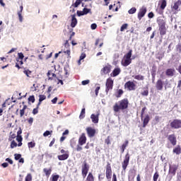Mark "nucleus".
I'll list each match as a JSON object with an SVG mask.
<instances>
[{
    "label": "nucleus",
    "mask_w": 181,
    "mask_h": 181,
    "mask_svg": "<svg viewBox=\"0 0 181 181\" xmlns=\"http://www.w3.org/2000/svg\"><path fill=\"white\" fill-rule=\"evenodd\" d=\"M129 105V100H128V98H124L114 105L113 110L115 112H119V111H125V110H128Z\"/></svg>",
    "instance_id": "nucleus-1"
},
{
    "label": "nucleus",
    "mask_w": 181,
    "mask_h": 181,
    "mask_svg": "<svg viewBox=\"0 0 181 181\" xmlns=\"http://www.w3.org/2000/svg\"><path fill=\"white\" fill-rule=\"evenodd\" d=\"M157 23L158 25V30L160 36H165V35H166V32H168L166 21L163 20V18H158Z\"/></svg>",
    "instance_id": "nucleus-2"
},
{
    "label": "nucleus",
    "mask_w": 181,
    "mask_h": 181,
    "mask_svg": "<svg viewBox=\"0 0 181 181\" xmlns=\"http://www.w3.org/2000/svg\"><path fill=\"white\" fill-rule=\"evenodd\" d=\"M132 49H130L126 54L124 56V60L122 61V66L124 67H127L131 63H132Z\"/></svg>",
    "instance_id": "nucleus-3"
},
{
    "label": "nucleus",
    "mask_w": 181,
    "mask_h": 181,
    "mask_svg": "<svg viewBox=\"0 0 181 181\" xmlns=\"http://www.w3.org/2000/svg\"><path fill=\"white\" fill-rule=\"evenodd\" d=\"M88 170H90V165H88V163H87L86 160H84L82 165V176L83 179H86L87 174L88 173Z\"/></svg>",
    "instance_id": "nucleus-4"
},
{
    "label": "nucleus",
    "mask_w": 181,
    "mask_h": 181,
    "mask_svg": "<svg viewBox=\"0 0 181 181\" xmlns=\"http://www.w3.org/2000/svg\"><path fill=\"white\" fill-rule=\"evenodd\" d=\"M105 93L108 94V92L111 91L114 87V81L111 78H108L106 80V83H105Z\"/></svg>",
    "instance_id": "nucleus-5"
},
{
    "label": "nucleus",
    "mask_w": 181,
    "mask_h": 181,
    "mask_svg": "<svg viewBox=\"0 0 181 181\" xmlns=\"http://www.w3.org/2000/svg\"><path fill=\"white\" fill-rule=\"evenodd\" d=\"M131 156H129V153H127V154L124 156V160L122 163V168L123 170H127V168H128V165H129V159Z\"/></svg>",
    "instance_id": "nucleus-6"
},
{
    "label": "nucleus",
    "mask_w": 181,
    "mask_h": 181,
    "mask_svg": "<svg viewBox=\"0 0 181 181\" xmlns=\"http://www.w3.org/2000/svg\"><path fill=\"white\" fill-rule=\"evenodd\" d=\"M170 125L173 129H179L181 128V120L179 119H175L170 122Z\"/></svg>",
    "instance_id": "nucleus-7"
},
{
    "label": "nucleus",
    "mask_w": 181,
    "mask_h": 181,
    "mask_svg": "<svg viewBox=\"0 0 181 181\" xmlns=\"http://www.w3.org/2000/svg\"><path fill=\"white\" fill-rule=\"evenodd\" d=\"M178 169V166L176 165H170L168 173L170 175V180H172V177L176 175V172Z\"/></svg>",
    "instance_id": "nucleus-8"
},
{
    "label": "nucleus",
    "mask_w": 181,
    "mask_h": 181,
    "mask_svg": "<svg viewBox=\"0 0 181 181\" xmlns=\"http://www.w3.org/2000/svg\"><path fill=\"white\" fill-rule=\"evenodd\" d=\"M105 175L107 180L111 179L112 177V169L111 168V163H107Z\"/></svg>",
    "instance_id": "nucleus-9"
},
{
    "label": "nucleus",
    "mask_w": 181,
    "mask_h": 181,
    "mask_svg": "<svg viewBox=\"0 0 181 181\" xmlns=\"http://www.w3.org/2000/svg\"><path fill=\"white\" fill-rule=\"evenodd\" d=\"M135 87H136V85L135 83L128 81L125 84H124V88H127L129 91H134L135 90Z\"/></svg>",
    "instance_id": "nucleus-10"
},
{
    "label": "nucleus",
    "mask_w": 181,
    "mask_h": 181,
    "mask_svg": "<svg viewBox=\"0 0 181 181\" xmlns=\"http://www.w3.org/2000/svg\"><path fill=\"white\" fill-rule=\"evenodd\" d=\"M147 9H146V7L145 6H143L140 9H139V11L138 13V15H137V18L139 19V21H141L144 16H145V15L146 14V12H147Z\"/></svg>",
    "instance_id": "nucleus-11"
},
{
    "label": "nucleus",
    "mask_w": 181,
    "mask_h": 181,
    "mask_svg": "<svg viewBox=\"0 0 181 181\" xmlns=\"http://www.w3.org/2000/svg\"><path fill=\"white\" fill-rule=\"evenodd\" d=\"M168 141H169L173 146H176V144H177V139H176V135L175 134L168 135Z\"/></svg>",
    "instance_id": "nucleus-12"
},
{
    "label": "nucleus",
    "mask_w": 181,
    "mask_h": 181,
    "mask_svg": "<svg viewBox=\"0 0 181 181\" xmlns=\"http://www.w3.org/2000/svg\"><path fill=\"white\" fill-rule=\"evenodd\" d=\"M88 138H93L95 136V129L88 127L86 129Z\"/></svg>",
    "instance_id": "nucleus-13"
},
{
    "label": "nucleus",
    "mask_w": 181,
    "mask_h": 181,
    "mask_svg": "<svg viewBox=\"0 0 181 181\" xmlns=\"http://www.w3.org/2000/svg\"><path fill=\"white\" fill-rule=\"evenodd\" d=\"M87 142V137L86 136V133H82L78 139V145L83 146Z\"/></svg>",
    "instance_id": "nucleus-14"
},
{
    "label": "nucleus",
    "mask_w": 181,
    "mask_h": 181,
    "mask_svg": "<svg viewBox=\"0 0 181 181\" xmlns=\"http://www.w3.org/2000/svg\"><path fill=\"white\" fill-rule=\"evenodd\" d=\"M156 88L158 91H162L163 90V81L158 79L156 83Z\"/></svg>",
    "instance_id": "nucleus-15"
},
{
    "label": "nucleus",
    "mask_w": 181,
    "mask_h": 181,
    "mask_svg": "<svg viewBox=\"0 0 181 181\" xmlns=\"http://www.w3.org/2000/svg\"><path fill=\"white\" fill-rule=\"evenodd\" d=\"M141 121H143V128H146V125L149 124V121H151V117H149V115H146L144 117H143Z\"/></svg>",
    "instance_id": "nucleus-16"
},
{
    "label": "nucleus",
    "mask_w": 181,
    "mask_h": 181,
    "mask_svg": "<svg viewBox=\"0 0 181 181\" xmlns=\"http://www.w3.org/2000/svg\"><path fill=\"white\" fill-rule=\"evenodd\" d=\"M175 73H176V70H175L174 68L168 69L165 71V75L168 76V77H173Z\"/></svg>",
    "instance_id": "nucleus-17"
},
{
    "label": "nucleus",
    "mask_w": 181,
    "mask_h": 181,
    "mask_svg": "<svg viewBox=\"0 0 181 181\" xmlns=\"http://www.w3.org/2000/svg\"><path fill=\"white\" fill-rule=\"evenodd\" d=\"M47 76L48 77V80H50L51 81L54 80V78H57V76L52 71H48Z\"/></svg>",
    "instance_id": "nucleus-18"
},
{
    "label": "nucleus",
    "mask_w": 181,
    "mask_h": 181,
    "mask_svg": "<svg viewBox=\"0 0 181 181\" xmlns=\"http://www.w3.org/2000/svg\"><path fill=\"white\" fill-rule=\"evenodd\" d=\"M99 117H100V114H98V115L92 114L90 115V119H92V122L93 124H98Z\"/></svg>",
    "instance_id": "nucleus-19"
},
{
    "label": "nucleus",
    "mask_w": 181,
    "mask_h": 181,
    "mask_svg": "<svg viewBox=\"0 0 181 181\" xmlns=\"http://www.w3.org/2000/svg\"><path fill=\"white\" fill-rule=\"evenodd\" d=\"M71 28H76L77 25V18H76V14L71 15Z\"/></svg>",
    "instance_id": "nucleus-20"
},
{
    "label": "nucleus",
    "mask_w": 181,
    "mask_h": 181,
    "mask_svg": "<svg viewBox=\"0 0 181 181\" xmlns=\"http://www.w3.org/2000/svg\"><path fill=\"white\" fill-rule=\"evenodd\" d=\"M121 73V69L119 68H115L112 74H111V76L112 77H117V76H118L119 74Z\"/></svg>",
    "instance_id": "nucleus-21"
},
{
    "label": "nucleus",
    "mask_w": 181,
    "mask_h": 181,
    "mask_svg": "<svg viewBox=\"0 0 181 181\" xmlns=\"http://www.w3.org/2000/svg\"><path fill=\"white\" fill-rule=\"evenodd\" d=\"M42 170L45 176H47V177H49L50 175H52V167H50L49 168H43Z\"/></svg>",
    "instance_id": "nucleus-22"
},
{
    "label": "nucleus",
    "mask_w": 181,
    "mask_h": 181,
    "mask_svg": "<svg viewBox=\"0 0 181 181\" xmlns=\"http://www.w3.org/2000/svg\"><path fill=\"white\" fill-rule=\"evenodd\" d=\"M102 73H103V74H108V73H110V71H111V66L109 65L108 66H105L101 69Z\"/></svg>",
    "instance_id": "nucleus-23"
},
{
    "label": "nucleus",
    "mask_w": 181,
    "mask_h": 181,
    "mask_svg": "<svg viewBox=\"0 0 181 181\" xmlns=\"http://www.w3.org/2000/svg\"><path fill=\"white\" fill-rule=\"evenodd\" d=\"M69 153H64V154H62V155H59L57 156L59 160H66L67 159H69Z\"/></svg>",
    "instance_id": "nucleus-24"
},
{
    "label": "nucleus",
    "mask_w": 181,
    "mask_h": 181,
    "mask_svg": "<svg viewBox=\"0 0 181 181\" xmlns=\"http://www.w3.org/2000/svg\"><path fill=\"white\" fill-rule=\"evenodd\" d=\"M173 153H175L176 155H180L181 153V147L180 145L177 146L173 150Z\"/></svg>",
    "instance_id": "nucleus-25"
},
{
    "label": "nucleus",
    "mask_w": 181,
    "mask_h": 181,
    "mask_svg": "<svg viewBox=\"0 0 181 181\" xmlns=\"http://www.w3.org/2000/svg\"><path fill=\"white\" fill-rule=\"evenodd\" d=\"M128 144H129V141L128 140H126L124 143L122 145L120 148L122 153H124V152H125V149L127 148V146H128Z\"/></svg>",
    "instance_id": "nucleus-26"
},
{
    "label": "nucleus",
    "mask_w": 181,
    "mask_h": 181,
    "mask_svg": "<svg viewBox=\"0 0 181 181\" xmlns=\"http://www.w3.org/2000/svg\"><path fill=\"white\" fill-rule=\"evenodd\" d=\"M46 100V95H39V102L37 103V107H40V104H42V101H45Z\"/></svg>",
    "instance_id": "nucleus-27"
},
{
    "label": "nucleus",
    "mask_w": 181,
    "mask_h": 181,
    "mask_svg": "<svg viewBox=\"0 0 181 181\" xmlns=\"http://www.w3.org/2000/svg\"><path fill=\"white\" fill-rule=\"evenodd\" d=\"M181 5V1L178 0L177 1H176L174 4V6H173V9H174L175 11H177V9H179V6H180Z\"/></svg>",
    "instance_id": "nucleus-28"
},
{
    "label": "nucleus",
    "mask_w": 181,
    "mask_h": 181,
    "mask_svg": "<svg viewBox=\"0 0 181 181\" xmlns=\"http://www.w3.org/2000/svg\"><path fill=\"white\" fill-rule=\"evenodd\" d=\"M133 77L135 80H139V81L145 80V76H144L142 75H136V76H133Z\"/></svg>",
    "instance_id": "nucleus-29"
},
{
    "label": "nucleus",
    "mask_w": 181,
    "mask_h": 181,
    "mask_svg": "<svg viewBox=\"0 0 181 181\" xmlns=\"http://www.w3.org/2000/svg\"><path fill=\"white\" fill-rule=\"evenodd\" d=\"M86 181H94V175H93L92 173H89Z\"/></svg>",
    "instance_id": "nucleus-30"
},
{
    "label": "nucleus",
    "mask_w": 181,
    "mask_h": 181,
    "mask_svg": "<svg viewBox=\"0 0 181 181\" xmlns=\"http://www.w3.org/2000/svg\"><path fill=\"white\" fill-rule=\"evenodd\" d=\"M64 54H67V59H71V49H64Z\"/></svg>",
    "instance_id": "nucleus-31"
},
{
    "label": "nucleus",
    "mask_w": 181,
    "mask_h": 181,
    "mask_svg": "<svg viewBox=\"0 0 181 181\" xmlns=\"http://www.w3.org/2000/svg\"><path fill=\"white\" fill-rule=\"evenodd\" d=\"M148 95L149 90H148V88H144V91L141 92V95H143V97H148Z\"/></svg>",
    "instance_id": "nucleus-32"
},
{
    "label": "nucleus",
    "mask_w": 181,
    "mask_h": 181,
    "mask_svg": "<svg viewBox=\"0 0 181 181\" xmlns=\"http://www.w3.org/2000/svg\"><path fill=\"white\" fill-rule=\"evenodd\" d=\"M84 117H86V108H83L81 110V114L79 115V118H80V119H83V118H84Z\"/></svg>",
    "instance_id": "nucleus-33"
},
{
    "label": "nucleus",
    "mask_w": 181,
    "mask_h": 181,
    "mask_svg": "<svg viewBox=\"0 0 181 181\" xmlns=\"http://www.w3.org/2000/svg\"><path fill=\"white\" fill-rule=\"evenodd\" d=\"M28 146L29 149H30V148H35V146H36V143H35V141L28 142Z\"/></svg>",
    "instance_id": "nucleus-34"
},
{
    "label": "nucleus",
    "mask_w": 181,
    "mask_h": 181,
    "mask_svg": "<svg viewBox=\"0 0 181 181\" xmlns=\"http://www.w3.org/2000/svg\"><path fill=\"white\" fill-rule=\"evenodd\" d=\"M160 9H165L166 8V0H161Z\"/></svg>",
    "instance_id": "nucleus-35"
},
{
    "label": "nucleus",
    "mask_w": 181,
    "mask_h": 181,
    "mask_svg": "<svg viewBox=\"0 0 181 181\" xmlns=\"http://www.w3.org/2000/svg\"><path fill=\"white\" fill-rule=\"evenodd\" d=\"M135 12H136V8L135 7H132L131 9L128 11V13H129V15H134Z\"/></svg>",
    "instance_id": "nucleus-36"
},
{
    "label": "nucleus",
    "mask_w": 181,
    "mask_h": 181,
    "mask_svg": "<svg viewBox=\"0 0 181 181\" xmlns=\"http://www.w3.org/2000/svg\"><path fill=\"white\" fill-rule=\"evenodd\" d=\"M83 2V0H76L74 4L72 5V6H74V8H78V5H80Z\"/></svg>",
    "instance_id": "nucleus-37"
},
{
    "label": "nucleus",
    "mask_w": 181,
    "mask_h": 181,
    "mask_svg": "<svg viewBox=\"0 0 181 181\" xmlns=\"http://www.w3.org/2000/svg\"><path fill=\"white\" fill-rule=\"evenodd\" d=\"M59 177H60V176L59 175H52V179L51 181H58L59 180Z\"/></svg>",
    "instance_id": "nucleus-38"
},
{
    "label": "nucleus",
    "mask_w": 181,
    "mask_h": 181,
    "mask_svg": "<svg viewBox=\"0 0 181 181\" xmlns=\"http://www.w3.org/2000/svg\"><path fill=\"white\" fill-rule=\"evenodd\" d=\"M158 179H159V173L158 172H156L153 175V181H158Z\"/></svg>",
    "instance_id": "nucleus-39"
},
{
    "label": "nucleus",
    "mask_w": 181,
    "mask_h": 181,
    "mask_svg": "<svg viewBox=\"0 0 181 181\" xmlns=\"http://www.w3.org/2000/svg\"><path fill=\"white\" fill-rule=\"evenodd\" d=\"M126 29H128V24L127 23H124L123 24L121 28H120V32H124V30H125Z\"/></svg>",
    "instance_id": "nucleus-40"
},
{
    "label": "nucleus",
    "mask_w": 181,
    "mask_h": 181,
    "mask_svg": "<svg viewBox=\"0 0 181 181\" xmlns=\"http://www.w3.org/2000/svg\"><path fill=\"white\" fill-rule=\"evenodd\" d=\"M64 46L66 50H70V44L69 43V40L65 41Z\"/></svg>",
    "instance_id": "nucleus-41"
},
{
    "label": "nucleus",
    "mask_w": 181,
    "mask_h": 181,
    "mask_svg": "<svg viewBox=\"0 0 181 181\" xmlns=\"http://www.w3.org/2000/svg\"><path fill=\"white\" fill-rule=\"evenodd\" d=\"M35 95H30L28 98V103H32L33 104V103H35Z\"/></svg>",
    "instance_id": "nucleus-42"
},
{
    "label": "nucleus",
    "mask_w": 181,
    "mask_h": 181,
    "mask_svg": "<svg viewBox=\"0 0 181 181\" xmlns=\"http://www.w3.org/2000/svg\"><path fill=\"white\" fill-rule=\"evenodd\" d=\"M18 146V143L15 141V140H13L11 144V149H13V148H16Z\"/></svg>",
    "instance_id": "nucleus-43"
},
{
    "label": "nucleus",
    "mask_w": 181,
    "mask_h": 181,
    "mask_svg": "<svg viewBox=\"0 0 181 181\" xmlns=\"http://www.w3.org/2000/svg\"><path fill=\"white\" fill-rule=\"evenodd\" d=\"M22 158V155L19 153L14 154V159L15 160H19Z\"/></svg>",
    "instance_id": "nucleus-44"
},
{
    "label": "nucleus",
    "mask_w": 181,
    "mask_h": 181,
    "mask_svg": "<svg viewBox=\"0 0 181 181\" xmlns=\"http://www.w3.org/2000/svg\"><path fill=\"white\" fill-rule=\"evenodd\" d=\"M25 181H32V174L28 173L25 178Z\"/></svg>",
    "instance_id": "nucleus-45"
},
{
    "label": "nucleus",
    "mask_w": 181,
    "mask_h": 181,
    "mask_svg": "<svg viewBox=\"0 0 181 181\" xmlns=\"http://www.w3.org/2000/svg\"><path fill=\"white\" fill-rule=\"evenodd\" d=\"M23 73L27 76V77H30V74H32V71L29 69L23 71Z\"/></svg>",
    "instance_id": "nucleus-46"
},
{
    "label": "nucleus",
    "mask_w": 181,
    "mask_h": 181,
    "mask_svg": "<svg viewBox=\"0 0 181 181\" xmlns=\"http://www.w3.org/2000/svg\"><path fill=\"white\" fill-rule=\"evenodd\" d=\"M83 12L84 15H87V13H90V12H91V9L87 8H84L83 9Z\"/></svg>",
    "instance_id": "nucleus-47"
},
{
    "label": "nucleus",
    "mask_w": 181,
    "mask_h": 181,
    "mask_svg": "<svg viewBox=\"0 0 181 181\" xmlns=\"http://www.w3.org/2000/svg\"><path fill=\"white\" fill-rule=\"evenodd\" d=\"M145 111H146V107H143L142 110H141V119H142L144 118V115L145 114Z\"/></svg>",
    "instance_id": "nucleus-48"
},
{
    "label": "nucleus",
    "mask_w": 181,
    "mask_h": 181,
    "mask_svg": "<svg viewBox=\"0 0 181 181\" xmlns=\"http://www.w3.org/2000/svg\"><path fill=\"white\" fill-rule=\"evenodd\" d=\"M53 132V131H49L47 130L45 132H44L43 134V136H49V135H52V133Z\"/></svg>",
    "instance_id": "nucleus-49"
},
{
    "label": "nucleus",
    "mask_w": 181,
    "mask_h": 181,
    "mask_svg": "<svg viewBox=\"0 0 181 181\" xmlns=\"http://www.w3.org/2000/svg\"><path fill=\"white\" fill-rule=\"evenodd\" d=\"M18 58L17 59H18L19 60H23V58L25 57V56L23 55V53L22 52H19L18 54Z\"/></svg>",
    "instance_id": "nucleus-50"
},
{
    "label": "nucleus",
    "mask_w": 181,
    "mask_h": 181,
    "mask_svg": "<svg viewBox=\"0 0 181 181\" xmlns=\"http://www.w3.org/2000/svg\"><path fill=\"white\" fill-rule=\"evenodd\" d=\"M38 110H39V107H37H37L35 108H34L33 110V115H36V114H37L39 112Z\"/></svg>",
    "instance_id": "nucleus-51"
},
{
    "label": "nucleus",
    "mask_w": 181,
    "mask_h": 181,
    "mask_svg": "<svg viewBox=\"0 0 181 181\" xmlns=\"http://www.w3.org/2000/svg\"><path fill=\"white\" fill-rule=\"evenodd\" d=\"M117 98H119V97H121V95L124 94V90H122V89H119L117 91Z\"/></svg>",
    "instance_id": "nucleus-52"
},
{
    "label": "nucleus",
    "mask_w": 181,
    "mask_h": 181,
    "mask_svg": "<svg viewBox=\"0 0 181 181\" xmlns=\"http://www.w3.org/2000/svg\"><path fill=\"white\" fill-rule=\"evenodd\" d=\"M18 18H19L20 22H23V17L22 16V13H21V11H18Z\"/></svg>",
    "instance_id": "nucleus-53"
},
{
    "label": "nucleus",
    "mask_w": 181,
    "mask_h": 181,
    "mask_svg": "<svg viewBox=\"0 0 181 181\" xmlns=\"http://www.w3.org/2000/svg\"><path fill=\"white\" fill-rule=\"evenodd\" d=\"M86 54L82 53L79 57V62H81V60H84V59H86Z\"/></svg>",
    "instance_id": "nucleus-54"
},
{
    "label": "nucleus",
    "mask_w": 181,
    "mask_h": 181,
    "mask_svg": "<svg viewBox=\"0 0 181 181\" xmlns=\"http://www.w3.org/2000/svg\"><path fill=\"white\" fill-rule=\"evenodd\" d=\"M105 143L107 144V145L111 144V140L110 139V136L107 137V139L105 140Z\"/></svg>",
    "instance_id": "nucleus-55"
},
{
    "label": "nucleus",
    "mask_w": 181,
    "mask_h": 181,
    "mask_svg": "<svg viewBox=\"0 0 181 181\" xmlns=\"http://www.w3.org/2000/svg\"><path fill=\"white\" fill-rule=\"evenodd\" d=\"M90 83V80H85L81 82L82 86H87Z\"/></svg>",
    "instance_id": "nucleus-56"
},
{
    "label": "nucleus",
    "mask_w": 181,
    "mask_h": 181,
    "mask_svg": "<svg viewBox=\"0 0 181 181\" xmlns=\"http://www.w3.org/2000/svg\"><path fill=\"white\" fill-rule=\"evenodd\" d=\"M90 28L92 29V30H95V29H97V24L96 23L91 24Z\"/></svg>",
    "instance_id": "nucleus-57"
},
{
    "label": "nucleus",
    "mask_w": 181,
    "mask_h": 181,
    "mask_svg": "<svg viewBox=\"0 0 181 181\" xmlns=\"http://www.w3.org/2000/svg\"><path fill=\"white\" fill-rule=\"evenodd\" d=\"M6 162H8L10 165H13V160L9 158H6Z\"/></svg>",
    "instance_id": "nucleus-58"
},
{
    "label": "nucleus",
    "mask_w": 181,
    "mask_h": 181,
    "mask_svg": "<svg viewBox=\"0 0 181 181\" xmlns=\"http://www.w3.org/2000/svg\"><path fill=\"white\" fill-rule=\"evenodd\" d=\"M77 15L78 16H83L84 14V12L82 11H77Z\"/></svg>",
    "instance_id": "nucleus-59"
},
{
    "label": "nucleus",
    "mask_w": 181,
    "mask_h": 181,
    "mask_svg": "<svg viewBox=\"0 0 181 181\" xmlns=\"http://www.w3.org/2000/svg\"><path fill=\"white\" fill-rule=\"evenodd\" d=\"M16 141H18V142H22L23 138H22V136H17Z\"/></svg>",
    "instance_id": "nucleus-60"
},
{
    "label": "nucleus",
    "mask_w": 181,
    "mask_h": 181,
    "mask_svg": "<svg viewBox=\"0 0 181 181\" xmlns=\"http://www.w3.org/2000/svg\"><path fill=\"white\" fill-rule=\"evenodd\" d=\"M76 151L78 152H80L81 151H83V147H81V146L80 144L77 145L76 146Z\"/></svg>",
    "instance_id": "nucleus-61"
},
{
    "label": "nucleus",
    "mask_w": 181,
    "mask_h": 181,
    "mask_svg": "<svg viewBox=\"0 0 181 181\" xmlns=\"http://www.w3.org/2000/svg\"><path fill=\"white\" fill-rule=\"evenodd\" d=\"M24 115H25V110L21 109V110H20V117H23Z\"/></svg>",
    "instance_id": "nucleus-62"
},
{
    "label": "nucleus",
    "mask_w": 181,
    "mask_h": 181,
    "mask_svg": "<svg viewBox=\"0 0 181 181\" xmlns=\"http://www.w3.org/2000/svg\"><path fill=\"white\" fill-rule=\"evenodd\" d=\"M100 88H101V87H100V86L96 87V88L95 90V95H98V92L100 91Z\"/></svg>",
    "instance_id": "nucleus-63"
},
{
    "label": "nucleus",
    "mask_w": 181,
    "mask_h": 181,
    "mask_svg": "<svg viewBox=\"0 0 181 181\" xmlns=\"http://www.w3.org/2000/svg\"><path fill=\"white\" fill-rule=\"evenodd\" d=\"M176 49H177V52H179L180 53L181 52V45L180 44H178L177 46H176Z\"/></svg>",
    "instance_id": "nucleus-64"
}]
</instances>
